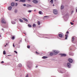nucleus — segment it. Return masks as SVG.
Segmentation results:
<instances>
[{"label": "nucleus", "instance_id": "28", "mask_svg": "<svg viewBox=\"0 0 77 77\" xmlns=\"http://www.w3.org/2000/svg\"><path fill=\"white\" fill-rule=\"evenodd\" d=\"M41 23L39 22V21H38V25H40V23Z\"/></svg>", "mask_w": 77, "mask_h": 77}, {"label": "nucleus", "instance_id": "51", "mask_svg": "<svg viewBox=\"0 0 77 77\" xmlns=\"http://www.w3.org/2000/svg\"><path fill=\"white\" fill-rule=\"evenodd\" d=\"M1 37V35H0V37Z\"/></svg>", "mask_w": 77, "mask_h": 77}, {"label": "nucleus", "instance_id": "10", "mask_svg": "<svg viewBox=\"0 0 77 77\" xmlns=\"http://www.w3.org/2000/svg\"><path fill=\"white\" fill-rule=\"evenodd\" d=\"M65 39H67V38L68 37V34L65 35Z\"/></svg>", "mask_w": 77, "mask_h": 77}, {"label": "nucleus", "instance_id": "35", "mask_svg": "<svg viewBox=\"0 0 77 77\" xmlns=\"http://www.w3.org/2000/svg\"><path fill=\"white\" fill-rule=\"evenodd\" d=\"M23 6H26V5L24 4L23 5Z\"/></svg>", "mask_w": 77, "mask_h": 77}, {"label": "nucleus", "instance_id": "12", "mask_svg": "<svg viewBox=\"0 0 77 77\" xmlns=\"http://www.w3.org/2000/svg\"><path fill=\"white\" fill-rule=\"evenodd\" d=\"M12 9V7L11 6H9L8 8V10L9 11H11Z\"/></svg>", "mask_w": 77, "mask_h": 77}, {"label": "nucleus", "instance_id": "20", "mask_svg": "<svg viewBox=\"0 0 77 77\" xmlns=\"http://www.w3.org/2000/svg\"><path fill=\"white\" fill-rule=\"evenodd\" d=\"M50 3H52V4H53V0H51L50 1Z\"/></svg>", "mask_w": 77, "mask_h": 77}, {"label": "nucleus", "instance_id": "2", "mask_svg": "<svg viewBox=\"0 0 77 77\" xmlns=\"http://www.w3.org/2000/svg\"><path fill=\"white\" fill-rule=\"evenodd\" d=\"M67 66L68 68H71V63H67Z\"/></svg>", "mask_w": 77, "mask_h": 77}, {"label": "nucleus", "instance_id": "48", "mask_svg": "<svg viewBox=\"0 0 77 77\" xmlns=\"http://www.w3.org/2000/svg\"><path fill=\"white\" fill-rule=\"evenodd\" d=\"M5 47H6V45H5Z\"/></svg>", "mask_w": 77, "mask_h": 77}, {"label": "nucleus", "instance_id": "3", "mask_svg": "<svg viewBox=\"0 0 77 77\" xmlns=\"http://www.w3.org/2000/svg\"><path fill=\"white\" fill-rule=\"evenodd\" d=\"M68 61L70 63H72V59L71 58H69L68 59Z\"/></svg>", "mask_w": 77, "mask_h": 77}, {"label": "nucleus", "instance_id": "45", "mask_svg": "<svg viewBox=\"0 0 77 77\" xmlns=\"http://www.w3.org/2000/svg\"><path fill=\"white\" fill-rule=\"evenodd\" d=\"M27 6H30V5H27Z\"/></svg>", "mask_w": 77, "mask_h": 77}, {"label": "nucleus", "instance_id": "42", "mask_svg": "<svg viewBox=\"0 0 77 77\" xmlns=\"http://www.w3.org/2000/svg\"><path fill=\"white\" fill-rule=\"evenodd\" d=\"M29 2H30V0H27Z\"/></svg>", "mask_w": 77, "mask_h": 77}, {"label": "nucleus", "instance_id": "24", "mask_svg": "<svg viewBox=\"0 0 77 77\" xmlns=\"http://www.w3.org/2000/svg\"><path fill=\"white\" fill-rule=\"evenodd\" d=\"M33 27H36V24H33Z\"/></svg>", "mask_w": 77, "mask_h": 77}, {"label": "nucleus", "instance_id": "33", "mask_svg": "<svg viewBox=\"0 0 77 77\" xmlns=\"http://www.w3.org/2000/svg\"><path fill=\"white\" fill-rule=\"evenodd\" d=\"M66 34H68V33H69V32L68 31H67L66 32Z\"/></svg>", "mask_w": 77, "mask_h": 77}, {"label": "nucleus", "instance_id": "1", "mask_svg": "<svg viewBox=\"0 0 77 77\" xmlns=\"http://www.w3.org/2000/svg\"><path fill=\"white\" fill-rule=\"evenodd\" d=\"M53 13L54 14H56V15L57 14L58 12H57V10L56 9H54L53 10Z\"/></svg>", "mask_w": 77, "mask_h": 77}, {"label": "nucleus", "instance_id": "16", "mask_svg": "<svg viewBox=\"0 0 77 77\" xmlns=\"http://www.w3.org/2000/svg\"><path fill=\"white\" fill-rule=\"evenodd\" d=\"M18 66L19 67H22V65H21V64H20L19 65H18Z\"/></svg>", "mask_w": 77, "mask_h": 77}, {"label": "nucleus", "instance_id": "36", "mask_svg": "<svg viewBox=\"0 0 77 77\" xmlns=\"http://www.w3.org/2000/svg\"><path fill=\"white\" fill-rule=\"evenodd\" d=\"M17 12V10H15V13H16Z\"/></svg>", "mask_w": 77, "mask_h": 77}, {"label": "nucleus", "instance_id": "38", "mask_svg": "<svg viewBox=\"0 0 77 77\" xmlns=\"http://www.w3.org/2000/svg\"><path fill=\"white\" fill-rule=\"evenodd\" d=\"M1 63H4V61H2V62H1Z\"/></svg>", "mask_w": 77, "mask_h": 77}, {"label": "nucleus", "instance_id": "17", "mask_svg": "<svg viewBox=\"0 0 77 77\" xmlns=\"http://www.w3.org/2000/svg\"><path fill=\"white\" fill-rule=\"evenodd\" d=\"M42 58L43 59H46V58H47V57H45V56H44L42 57Z\"/></svg>", "mask_w": 77, "mask_h": 77}, {"label": "nucleus", "instance_id": "44", "mask_svg": "<svg viewBox=\"0 0 77 77\" xmlns=\"http://www.w3.org/2000/svg\"><path fill=\"white\" fill-rule=\"evenodd\" d=\"M64 72H62L61 73H64Z\"/></svg>", "mask_w": 77, "mask_h": 77}, {"label": "nucleus", "instance_id": "23", "mask_svg": "<svg viewBox=\"0 0 77 77\" xmlns=\"http://www.w3.org/2000/svg\"><path fill=\"white\" fill-rule=\"evenodd\" d=\"M28 26L29 27H32V25H31L28 24Z\"/></svg>", "mask_w": 77, "mask_h": 77}, {"label": "nucleus", "instance_id": "29", "mask_svg": "<svg viewBox=\"0 0 77 77\" xmlns=\"http://www.w3.org/2000/svg\"><path fill=\"white\" fill-rule=\"evenodd\" d=\"M70 23L71 25H73V24H74V23L72 22H70Z\"/></svg>", "mask_w": 77, "mask_h": 77}, {"label": "nucleus", "instance_id": "52", "mask_svg": "<svg viewBox=\"0 0 77 77\" xmlns=\"http://www.w3.org/2000/svg\"><path fill=\"white\" fill-rule=\"evenodd\" d=\"M36 11V10H34V11Z\"/></svg>", "mask_w": 77, "mask_h": 77}, {"label": "nucleus", "instance_id": "21", "mask_svg": "<svg viewBox=\"0 0 77 77\" xmlns=\"http://www.w3.org/2000/svg\"><path fill=\"white\" fill-rule=\"evenodd\" d=\"M3 54H6V51H4L3 52Z\"/></svg>", "mask_w": 77, "mask_h": 77}, {"label": "nucleus", "instance_id": "9", "mask_svg": "<svg viewBox=\"0 0 77 77\" xmlns=\"http://www.w3.org/2000/svg\"><path fill=\"white\" fill-rule=\"evenodd\" d=\"M2 23H6V22H5V20L3 19L2 20Z\"/></svg>", "mask_w": 77, "mask_h": 77}, {"label": "nucleus", "instance_id": "47", "mask_svg": "<svg viewBox=\"0 0 77 77\" xmlns=\"http://www.w3.org/2000/svg\"><path fill=\"white\" fill-rule=\"evenodd\" d=\"M72 21H73V22H74V20H72Z\"/></svg>", "mask_w": 77, "mask_h": 77}, {"label": "nucleus", "instance_id": "15", "mask_svg": "<svg viewBox=\"0 0 77 77\" xmlns=\"http://www.w3.org/2000/svg\"><path fill=\"white\" fill-rule=\"evenodd\" d=\"M63 8H64V6H63V5H62L61 7V9L62 10V9H63Z\"/></svg>", "mask_w": 77, "mask_h": 77}, {"label": "nucleus", "instance_id": "22", "mask_svg": "<svg viewBox=\"0 0 77 77\" xmlns=\"http://www.w3.org/2000/svg\"><path fill=\"white\" fill-rule=\"evenodd\" d=\"M28 12H29V13H30L31 12H32V11L31 10H28Z\"/></svg>", "mask_w": 77, "mask_h": 77}, {"label": "nucleus", "instance_id": "34", "mask_svg": "<svg viewBox=\"0 0 77 77\" xmlns=\"http://www.w3.org/2000/svg\"><path fill=\"white\" fill-rule=\"evenodd\" d=\"M15 38V37H14V36H13L12 38V39H14V38Z\"/></svg>", "mask_w": 77, "mask_h": 77}, {"label": "nucleus", "instance_id": "7", "mask_svg": "<svg viewBox=\"0 0 77 77\" xmlns=\"http://www.w3.org/2000/svg\"><path fill=\"white\" fill-rule=\"evenodd\" d=\"M58 36L60 38H62L63 37V35L61 34H58Z\"/></svg>", "mask_w": 77, "mask_h": 77}, {"label": "nucleus", "instance_id": "46", "mask_svg": "<svg viewBox=\"0 0 77 77\" xmlns=\"http://www.w3.org/2000/svg\"><path fill=\"white\" fill-rule=\"evenodd\" d=\"M19 0H15V1H18Z\"/></svg>", "mask_w": 77, "mask_h": 77}, {"label": "nucleus", "instance_id": "41", "mask_svg": "<svg viewBox=\"0 0 77 77\" xmlns=\"http://www.w3.org/2000/svg\"><path fill=\"white\" fill-rule=\"evenodd\" d=\"M73 12H74V11H72V14Z\"/></svg>", "mask_w": 77, "mask_h": 77}, {"label": "nucleus", "instance_id": "37", "mask_svg": "<svg viewBox=\"0 0 77 77\" xmlns=\"http://www.w3.org/2000/svg\"><path fill=\"white\" fill-rule=\"evenodd\" d=\"M17 5H18V4L17 3H16V6H17Z\"/></svg>", "mask_w": 77, "mask_h": 77}, {"label": "nucleus", "instance_id": "5", "mask_svg": "<svg viewBox=\"0 0 77 77\" xmlns=\"http://www.w3.org/2000/svg\"><path fill=\"white\" fill-rule=\"evenodd\" d=\"M58 54V52H57V51H54V54L55 55H56V54Z\"/></svg>", "mask_w": 77, "mask_h": 77}, {"label": "nucleus", "instance_id": "31", "mask_svg": "<svg viewBox=\"0 0 77 77\" xmlns=\"http://www.w3.org/2000/svg\"><path fill=\"white\" fill-rule=\"evenodd\" d=\"M35 53H36L37 54H39V53L37 52V51H36Z\"/></svg>", "mask_w": 77, "mask_h": 77}, {"label": "nucleus", "instance_id": "14", "mask_svg": "<svg viewBox=\"0 0 77 77\" xmlns=\"http://www.w3.org/2000/svg\"><path fill=\"white\" fill-rule=\"evenodd\" d=\"M11 5L12 6H14V5H15V4H14V3L12 2L11 3Z\"/></svg>", "mask_w": 77, "mask_h": 77}, {"label": "nucleus", "instance_id": "11", "mask_svg": "<svg viewBox=\"0 0 77 77\" xmlns=\"http://www.w3.org/2000/svg\"><path fill=\"white\" fill-rule=\"evenodd\" d=\"M26 1L25 0H20L19 1V2H25Z\"/></svg>", "mask_w": 77, "mask_h": 77}, {"label": "nucleus", "instance_id": "4", "mask_svg": "<svg viewBox=\"0 0 77 77\" xmlns=\"http://www.w3.org/2000/svg\"><path fill=\"white\" fill-rule=\"evenodd\" d=\"M32 2H33V3H38V1L37 0H34L33 1H32Z\"/></svg>", "mask_w": 77, "mask_h": 77}, {"label": "nucleus", "instance_id": "25", "mask_svg": "<svg viewBox=\"0 0 77 77\" xmlns=\"http://www.w3.org/2000/svg\"><path fill=\"white\" fill-rule=\"evenodd\" d=\"M27 48H30V45H28L27 46Z\"/></svg>", "mask_w": 77, "mask_h": 77}, {"label": "nucleus", "instance_id": "32", "mask_svg": "<svg viewBox=\"0 0 77 77\" xmlns=\"http://www.w3.org/2000/svg\"><path fill=\"white\" fill-rule=\"evenodd\" d=\"M14 53H16V54H17V53H17V51H14Z\"/></svg>", "mask_w": 77, "mask_h": 77}, {"label": "nucleus", "instance_id": "39", "mask_svg": "<svg viewBox=\"0 0 77 77\" xmlns=\"http://www.w3.org/2000/svg\"><path fill=\"white\" fill-rule=\"evenodd\" d=\"M29 77V75H27L26 76V77Z\"/></svg>", "mask_w": 77, "mask_h": 77}, {"label": "nucleus", "instance_id": "30", "mask_svg": "<svg viewBox=\"0 0 77 77\" xmlns=\"http://www.w3.org/2000/svg\"><path fill=\"white\" fill-rule=\"evenodd\" d=\"M47 17H48V16H45L44 17V18H45V17L47 18Z\"/></svg>", "mask_w": 77, "mask_h": 77}, {"label": "nucleus", "instance_id": "50", "mask_svg": "<svg viewBox=\"0 0 77 77\" xmlns=\"http://www.w3.org/2000/svg\"><path fill=\"white\" fill-rule=\"evenodd\" d=\"M6 45H8V43H7V44H6Z\"/></svg>", "mask_w": 77, "mask_h": 77}, {"label": "nucleus", "instance_id": "43", "mask_svg": "<svg viewBox=\"0 0 77 77\" xmlns=\"http://www.w3.org/2000/svg\"><path fill=\"white\" fill-rule=\"evenodd\" d=\"M37 67H38V66H36V68H37Z\"/></svg>", "mask_w": 77, "mask_h": 77}, {"label": "nucleus", "instance_id": "49", "mask_svg": "<svg viewBox=\"0 0 77 77\" xmlns=\"http://www.w3.org/2000/svg\"><path fill=\"white\" fill-rule=\"evenodd\" d=\"M54 6V4L53 5V6Z\"/></svg>", "mask_w": 77, "mask_h": 77}, {"label": "nucleus", "instance_id": "26", "mask_svg": "<svg viewBox=\"0 0 77 77\" xmlns=\"http://www.w3.org/2000/svg\"><path fill=\"white\" fill-rule=\"evenodd\" d=\"M11 23L13 24H15V22H11Z\"/></svg>", "mask_w": 77, "mask_h": 77}, {"label": "nucleus", "instance_id": "40", "mask_svg": "<svg viewBox=\"0 0 77 77\" xmlns=\"http://www.w3.org/2000/svg\"><path fill=\"white\" fill-rule=\"evenodd\" d=\"M13 46L14 47H15V45H14V44H13Z\"/></svg>", "mask_w": 77, "mask_h": 77}, {"label": "nucleus", "instance_id": "18", "mask_svg": "<svg viewBox=\"0 0 77 77\" xmlns=\"http://www.w3.org/2000/svg\"><path fill=\"white\" fill-rule=\"evenodd\" d=\"M50 56H53V53H50Z\"/></svg>", "mask_w": 77, "mask_h": 77}, {"label": "nucleus", "instance_id": "27", "mask_svg": "<svg viewBox=\"0 0 77 77\" xmlns=\"http://www.w3.org/2000/svg\"><path fill=\"white\" fill-rule=\"evenodd\" d=\"M74 38L73 37L72 38V42H74Z\"/></svg>", "mask_w": 77, "mask_h": 77}, {"label": "nucleus", "instance_id": "19", "mask_svg": "<svg viewBox=\"0 0 77 77\" xmlns=\"http://www.w3.org/2000/svg\"><path fill=\"white\" fill-rule=\"evenodd\" d=\"M19 21H20V22H23V20H22V19H20L19 20Z\"/></svg>", "mask_w": 77, "mask_h": 77}, {"label": "nucleus", "instance_id": "13", "mask_svg": "<svg viewBox=\"0 0 77 77\" xmlns=\"http://www.w3.org/2000/svg\"><path fill=\"white\" fill-rule=\"evenodd\" d=\"M38 13L39 14H40V15H42V14H43L42 12L41 11H39Z\"/></svg>", "mask_w": 77, "mask_h": 77}, {"label": "nucleus", "instance_id": "6", "mask_svg": "<svg viewBox=\"0 0 77 77\" xmlns=\"http://www.w3.org/2000/svg\"><path fill=\"white\" fill-rule=\"evenodd\" d=\"M22 20H24L25 21H26V22H28V20L27 19H26L25 18H22Z\"/></svg>", "mask_w": 77, "mask_h": 77}, {"label": "nucleus", "instance_id": "8", "mask_svg": "<svg viewBox=\"0 0 77 77\" xmlns=\"http://www.w3.org/2000/svg\"><path fill=\"white\" fill-rule=\"evenodd\" d=\"M60 55L61 56H66V55L65 54H60Z\"/></svg>", "mask_w": 77, "mask_h": 77}]
</instances>
